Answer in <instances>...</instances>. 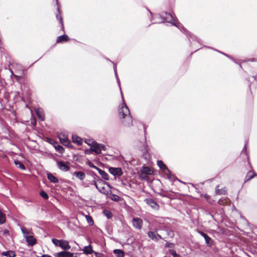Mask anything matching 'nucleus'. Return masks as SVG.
<instances>
[{"label": "nucleus", "mask_w": 257, "mask_h": 257, "mask_svg": "<svg viewBox=\"0 0 257 257\" xmlns=\"http://www.w3.org/2000/svg\"><path fill=\"white\" fill-rule=\"evenodd\" d=\"M155 17L161 20V22H158L159 23L167 22L177 27L186 35L190 42L195 41L201 45H202V41L198 38L194 34L189 31L182 24L178 22L174 14L164 11L159 15H155Z\"/></svg>", "instance_id": "nucleus-1"}, {"label": "nucleus", "mask_w": 257, "mask_h": 257, "mask_svg": "<svg viewBox=\"0 0 257 257\" xmlns=\"http://www.w3.org/2000/svg\"><path fill=\"white\" fill-rule=\"evenodd\" d=\"M122 104L120 108L119 109V116L121 118H124L128 114V116L127 118L128 119V122L125 123V125H131L133 124V118L131 116L130 112L128 106L125 103L123 95H122Z\"/></svg>", "instance_id": "nucleus-2"}, {"label": "nucleus", "mask_w": 257, "mask_h": 257, "mask_svg": "<svg viewBox=\"0 0 257 257\" xmlns=\"http://www.w3.org/2000/svg\"><path fill=\"white\" fill-rule=\"evenodd\" d=\"M55 161L57 163L58 168L60 170L64 172H67L70 170V167L67 164L68 162L66 163L62 161H59L57 159H55Z\"/></svg>", "instance_id": "nucleus-3"}, {"label": "nucleus", "mask_w": 257, "mask_h": 257, "mask_svg": "<svg viewBox=\"0 0 257 257\" xmlns=\"http://www.w3.org/2000/svg\"><path fill=\"white\" fill-rule=\"evenodd\" d=\"M58 138L60 142L64 146H68L70 145V141L69 140L67 136H66L64 133L58 134Z\"/></svg>", "instance_id": "nucleus-4"}, {"label": "nucleus", "mask_w": 257, "mask_h": 257, "mask_svg": "<svg viewBox=\"0 0 257 257\" xmlns=\"http://www.w3.org/2000/svg\"><path fill=\"white\" fill-rule=\"evenodd\" d=\"M108 170L109 172L114 176L120 177L123 174L121 168L110 167Z\"/></svg>", "instance_id": "nucleus-5"}, {"label": "nucleus", "mask_w": 257, "mask_h": 257, "mask_svg": "<svg viewBox=\"0 0 257 257\" xmlns=\"http://www.w3.org/2000/svg\"><path fill=\"white\" fill-rule=\"evenodd\" d=\"M143 220L139 217L133 218L132 219V223L133 226L138 229H141L143 226Z\"/></svg>", "instance_id": "nucleus-6"}, {"label": "nucleus", "mask_w": 257, "mask_h": 257, "mask_svg": "<svg viewBox=\"0 0 257 257\" xmlns=\"http://www.w3.org/2000/svg\"><path fill=\"white\" fill-rule=\"evenodd\" d=\"M145 202L155 210H158L159 209V204L152 198H146L145 200Z\"/></svg>", "instance_id": "nucleus-7"}, {"label": "nucleus", "mask_w": 257, "mask_h": 257, "mask_svg": "<svg viewBox=\"0 0 257 257\" xmlns=\"http://www.w3.org/2000/svg\"><path fill=\"white\" fill-rule=\"evenodd\" d=\"M198 232L204 238L205 243L207 244V246H211L213 244V240L206 233L203 232V231H199Z\"/></svg>", "instance_id": "nucleus-8"}, {"label": "nucleus", "mask_w": 257, "mask_h": 257, "mask_svg": "<svg viewBox=\"0 0 257 257\" xmlns=\"http://www.w3.org/2000/svg\"><path fill=\"white\" fill-rule=\"evenodd\" d=\"M10 71L12 74H13V72L12 70V68L18 70H21L22 68V65L15 62L14 60H11L9 62Z\"/></svg>", "instance_id": "nucleus-9"}, {"label": "nucleus", "mask_w": 257, "mask_h": 257, "mask_svg": "<svg viewBox=\"0 0 257 257\" xmlns=\"http://www.w3.org/2000/svg\"><path fill=\"white\" fill-rule=\"evenodd\" d=\"M56 18L58 21H59L60 24H61V29L63 31H64V26L63 24V18L61 16V12L60 10V8L57 7V13L56 14Z\"/></svg>", "instance_id": "nucleus-10"}, {"label": "nucleus", "mask_w": 257, "mask_h": 257, "mask_svg": "<svg viewBox=\"0 0 257 257\" xmlns=\"http://www.w3.org/2000/svg\"><path fill=\"white\" fill-rule=\"evenodd\" d=\"M91 150L95 152L96 154H100L101 153L100 148L99 144L96 143L95 141L92 142Z\"/></svg>", "instance_id": "nucleus-11"}, {"label": "nucleus", "mask_w": 257, "mask_h": 257, "mask_svg": "<svg viewBox=\"0 0 257 257\" xmlns=\"http://www.w3.org/2000/svg\"><path fill=\"white\" fill-rule=\"evenodd\" d=\"M59 246L65 250H68L71 247L68 241L64 239H61V241L59 244Z\"/></svg>", "instance_id": "nucleus-12"}, {"label": "nucleus", "mask_w": 257, "mask_h": 257, "mask_svg": "<svg viewBox=\"0 0 257 257\" xmlns=\"http://www.w3.org/2000/svg\"><path fill=\"white\" fill-rule=\"evenodd\" d=\"M153 173V171L149 167L146 166H143L140 170V173L145 175H152Z\"/></svg>", "instance_id": "nucleus-13"}, {"label": "nucleus", "mask_w": 257, "mask_h": 257, "mask_svg": "<svg viewBox=\"0 0 257 257\" xmlns=\"http://www.w3.org/2000/svg\"><path fill=\"white\" fill-rule=\"evenodd\" d=\"M164 175L166 176L167 178L171 182L178 180V181L182 183V182L179 180L175 175L172 174L170 170H169V172H166L164 173Z\"/></svg>", "instance_id": "nucleus-14"}, {"label": "nucleus", "mask_w": 257, "mask_h": 257, "mask_svg": "<svg viewBox=\"0 0 257 257\" xmlns=\"http://www.w3.org/2000/svg\"><path fill=\"white\" fill-rule=\"evenodd\" d=\"M69 37L66 34L59 36L57 37L56 43H63L68 41Z\"/></svg>", "instance_id": "nucleus-15"}, {"label": "nucleus", "mask_w": 257, "mask_h": 257, "mask_svg": "<svg viewBox=\"0 0 257 257\" xmlns=\"http://www.w3.org/2000/svg\"><path fill=\"white\" fill-rule=\"evenodd\" d=\"M26 239L28 244L30 246L34 245L37 242L36 239L33 235L27 236Z\"/></svg>", "instance_id": "nucleus-16"}, {"label": "nucleus", "mask_w": 257, "mask_h": 257, "mask_svg": "<svg viewBox=\"0 0 257 257\" xmlns=\"http://www.w3.org/2000/svg\"><path fill=\"white\" fill-rule=\"evenodd\" d=\"M157 165L159 167L160 169H161L163 171L164 174L166 172H169V169L162 161L158 160L157 161Z\"/></svg>", "instance_id": "nucleus-17"}, {"label": "nucleus", "mask_w": 257, "mask_h": 257, "mask_svg": "<svg viewBox=\"0 0 257 257\" xmlns=\"http://www.w3.org/2000/svg\"><path fill=\"white\" fill-rule=\"evenodd\" d=\"M247 143H248V140L245 141V145L243 148V149L241 151V154L245 155L246 158L247 159L248 164L249 165L250 168H252L250 161H249V156L248 152L247 151V149H246Z\"/></svg>", "instance_id": "nucleus-18"}, {"label": "nucleus", "mask_w": 257, "mask_h": 257, "mask_svg": "<svg viewBox=\"0 0 257 257\" xmlns=\"http://www.w3.org/2000/svg\"><path fill=\"white\" fill-rule=\"evenodd\" d=\"M91 176H94L95 177L96 176V177H97L98 183L99 184H100V185L102 186V185H106L109 188H111L110 184L108 182H106L105 181L102 180L94 172L92 171L91 172Z\"/></svg>", "instance_id": "nucleus-19"}, {"label": "nucleus", "mask_w": 257, "mask_h": 257, "mask_svg": "<svg viewBox=\"0 0 257 257\" xmlns=\"http://www.w3.org/2000/svg\"><path fill=\"white\" fill-rule=\"evenodd\" d=\"M72 175L81 181L84 180L86 177L85 174L82 171H75Z\"/></svg>", "instance_id": "nucleus-20"}, {"label": "nucleus", "mask_w": 257, "mask_h": 257, "mask_svg": "<svg viewBox=\"0 0 257 257\" xmlns=\"http://www.w3.org/2000/svg\"><path fill=\"white\" fill-rule=\"evenodd\" d=\"M83 251V252L86 254H90L93 252H94L96 255H97L98 254V253L97 252L94 251L92 249V246H91L90 244H89L87 246H85L84 247Z\"/></svg>", "instance_id": "nucleus-21"}, {"label": "nucleus", "mask_w": 257, "mask_h": 257, "mask_svg": "<svg viewBox=\"0 0 257 257\" xmlns=\"http://www.w3.org/2000/svg\"><path fill=\"white\" fill-rule=\"evenodd\" d=\"M256 175L257 174L254 172V171L252 170L248 171L245 177L244 182H246L249 181Z\"/></svg>", "instance_id": "nucleus-22"}, {"label": "nucleus", "mask_w": 257, "mask_h": 257, "mask_svg": "<svg viewBox=\"0 0 257 257\" xmlns=\"http://www.w3.org/2000/svg\"><path fill=\"white\" fill-rule=\"evenodd\" d=\"M47 176L48 179L50 181V182L56 183L59 182L58 179L54 176L51 173L47 172Z\"/></svg>", "instance_id": "nucleus-23"}, {"label": "nucleus", "mask_w": 257, "mask_h": 257, "mask_svg": "<svg viewBox=\"0 0 257 257\" xmlns=\"http://www.w3.org/2000/svg\"><path fill=\"white\" fill-rule=\"evenodd\" d=\"M97 171L98 172L100 175L101 176L102 179L106 181L109 180V175L104 170L99 168V169H97Z\"/></svg>", "instance_id": "nucleus-24"}, {"label": "nucleus", "mask_w": 257, "mask_h": 257, "mask_svg": "<svg viewBox=\"0 0 257 257\" xmlns=\"http://www.w3.org/2000/svg\"><path fill=\"white\" fill-rule=\"evenodd\" d=\"M72 142L76 144L77 145L79 146L82 144V139L76 135H73L72 136Z\"/></svg>", "instance_id": "nucleus-25"}, {"label": "nucleus", "mask_w": 257, "mask_h": 257, "mask_svg": "<svg viewBox=\"0 0 257 257\" xmlns=\"http://www.w3.org/2000/svg\"><path fill=\"white\" fill-rule=\"evenodd\" d=\"M2 255L7 257H15L16 253L14 251L8 250L6 251H3L2 252Z\"/></svg>", "instance_id": "nucleus-26"}, {"label": "nucleus", "mask_w": 257, "mask_h": 257, "mask_svg": "<svg viewBox=\"0 0 257 257\" xmlns=\"http://www.w3.org/2000/svg\"><path fill=\"white\" fill-rule=\"evenodd\" d=\"M113 252L117 257H123L124 256V251L121 249H115L113 250Z\"/></svg>", "instance_id": "nucleus-27"}, {"label": "nucleus", "mask_w": 257, "mask_h": 257, "mask_svg": "<svg viewBox=\"0 0 257 257\" xmlns=\"http://www.w3.org/2000/svg\"><path fill=\"white\" fill-rule=\"evenodd\" d=\"M14 164L18 166L20 169L22 170H26V167L25 165L23 164L22 162L21 161L16 160L14 161Z\"/></svg>", "instance_id": "nucleus-28"}, {"label": "nucleus", "mask_w": 257, "mask_h": 257, "mask_svg": "<svg viewBox=\"0 0 257 257\" xmlns=\"http://www.w3.org/2000/svg\"><path fill=\"white\" fill-rule=\"evenodd\" d=\"M156 232L152 231H150L147 233L148 236L153 240L157 241V238L156 236Z\"/></svg>", "instance_id": "nucleus-29"}, {"label": "nucleus", "mask_w": 257, "mask_h": 257, "mask_svg": "<svg viewBox=\"0 0 257 257\" xmlns=\"http://www.w3.org/2000/svg\"><path fill=\"white\" fill-rule=\"evenodd\" d=\"M54 147L56 150L59 153L63 154L65 150L62 146L59 144H57L56 145L54 146Z\"/></svg>", "instance_id": "nucleus-30"}, {"label": "nucleus", "mask_w": 257, "mask_h": 257, "mask_svg": "<svg viewBox=\"0 0 257 257\" xmlns=\"http://www.w3.org/2000/svg\"><path fill=\"white\" fill-rule=\"evenodd\" d=\"M6 221V216L5 214L2 212L0 209V224H4Z\"/></svg>", "instance_id": "nucleus-31"}, {"label": "nucleus", "mask_w": 257, "mask_h": 257, "mask_svg": "<svg viewBox=\"0 0 257 257\" xmlns=\"http://www.w3.org/2000/svg\"><path fill=\"white\" fill-rule=\"evenodd\" d=\"M36 113L38 117L40 119H41V120H44V115L42 112H40V110L39 109L36 110Z\"/></svg>", "instance_id": "nucleus-32"}, {"label": "nucleus", "mask_w": 257, "mask_h": 257, "mask_svg": "<svg viewBox=\"0 0 257 257\" xmlns=\"http://www.w3.org/2000/svg\"><path fill=\"white\" fill-rule=\"evenodd\" d=\"M98 191L103 194L107 195L108 194L107 191L105 190V188L104 186L100 187L99 185L98 186V188H96Z\"/></svg>", "instance_id": "nucleus-33"}, {"label": "nucleus", "mask_w": 257, "mask_h": 257, "mask_svg": "<svg viewBox=\"0 0 257 257\" xmlns=\"http://www.w3.org/2000/svg\"><path fill=\"white\" fill-rule=\"evenodd\" d=\"M55 257H66V251H62L61 252L56 253L54 254Z\"/></svg>", "instance_id": "nucleus-34"}, {"label": "nucleus", "mask_w": 257, "mask_h": 257, "mask_svg": "<svg viewBox=\"0 0 257 257\" xmlns=\"http://www.w3.org/2000/svg\"><path fill=\"white\" fill-rule=\"evenodd\" d=\"M103 212L107 218L110 219L112 217V214L110 211L107 210H104Z\"/></svg>", "instance_id": "nucleus-35"}, {"label": "nucleus", "mask_w": 257, "mask_h": 257, "mask_svg": "<svg viewBox=\"0 0 257 257\" xmlns=\"http://www.w3.org/2000/svg\"><path fill=\"white\" fill-rule=\"evenodd\" d=\"M40 195L42 198L45 200H47L49 198L48 194L44 190H41Z\"/></svg>", "instance_id": "nucleus-36"}, {"label": "nucleus", "mask_w": 257, "mask_h": 257, "mask_svg": "<svg viewBox=\"0 0 257 257\" xmlns=\"http://www.w3.org/2000/svg\"><path fill=\"white\" fill-rule=\"evenodd\" d=\"M215 192L218 195H225L226 194V191L224 189H216Z\"/></svg>", "instance_id": "nucleus-37"}, {"label": "nucleus", "mask_w": 257, "mask_h": 257, "mask_svg": "<svg viewBox=\"0 0 257 257\" xmlns=\"http://www.w3.org/2000/svg\"><path fill=\"white\" fill-rule=\"evenodd\" d=\"M251 79H252L253 81H256V77H255V76H252L251 77H248L247 79V81L248 84V87H249L250 90H251Z\"/></svg>", "instance_id": "nucleus-38"}, {"label": "nucleus", "mask_w": 257, "mask_h": 257, "mask_svg": "<svg viewBox=\"0 0 257 257\" xmlns=\"http://www.w3.org/2000/svg\"><path fill=\"white\" fill-rule=\"evenodd\" d=\"M92 177L93 178V180L90 182L89 184L90 185H93L95 186L96 188H98V186L100 185V184H99L98 183H97V181H96L95 177L96 176H92Z\"/></svg>", "instance_id": "nucleus-39"}, {"label": "nucleus", "mask_w": 257, "mask_h": 257, "mask_svg": "<svg viewBox=\"0 0 257 257\" xmlns=\"http://www.w3.org/2000/svg\"><path fill=\"white\" fill-rule=\"evenodd\" d=\"M21 231H22V232L24 235V237L25 238H26L27 237V236L29 235V232L28 231L26 228H25L24 227H21Z\"/></svg>", "instance_id": "nucleus-40"}, {"label": "nucleus", "mask_w": 257, "mask_h": 257, "mask_svg": "<svg viewBox=\"0 0 257 257\" xmlns=\"http://www.w3.org/2000/svg\"><path fill=\"white\" fill-rule=\"evenodd\" d=\"M167 235L171 238H173L174 236V233L173 230L170 229H167L166 230Z\"/></svg>", "instance_id": "nucleus-41"}, {"label": "nucleus", "mask_w": 257, "mask_h": 257, "mask_svg": "<svg viewBox=\"0 0 257 257\" xmlns=\"http://www.w3.org/2000/svg\"><path fill=\"white\" fill-rule=\"evenodd\" d=\"M169 252L171 254L173 255V257H180V255L178 254L174 249H170Z\"/></svg>", "instance_id": "nucleus-42"}, {"label": "nucleus", "mask_w": 257, "mask_h": 257, "mask_svg": "<svg viewBox=\"0 0 257 257\" xmlns=\"http://www.w3.org/2000/svg\"><path fill=\"white\" fill-rule=\"evenodd\" d=\"M166 241V244H165V248H173L174 247V244L173 243H171L167 241L166 240H164Z\"/></svg>", "instance_id": "nucleus-43"}, {"label": "nucleus", "mask_w": 257, "mask_h": 257, "mask_svg": "<svg viewBox=\"0 0 257 257\" xmlns=\"http://www.w3.org/2000/svg\"><path fill=\"white\" fill-rule=\"evenodd\" d=\"M60 241H61V239L59 240V239H57L54 238H53L52 239V242L56 246H59V244L60 243Z\"/></svg>", "instance_id": "nucleus-44"}, {"label": "nucleus", "mask_w": 257, "mask_h": 257, "mask_svg": "<svg viewBox=\"0 0 257 257\" xmlns=\"http://www.w3.org/2000/svg\"><path fill=\"white\" fill-rule=\"evenodd\" d=\"M217 52H219V53H221V54H223V55H224L225 56H227V57H229V58H230V59H231V60H232L234 63H236V64H238L239 65V67H240L241 68H242V66H241V64H239V63H238L237 62H236V61L235 60V59H233V58H232V57H230V56H229L227 54H225V53H222V52H220V51H217Z\"/></svg>", "instance_id": "nucleus-45"}, {"label": "nucleus", "mask_w": 257, "mask_h": 257, "mask_svg": "<svg viewBox=\"0 0 257 257\" xmlns=\"http://www.w3.org/2000/svg\"><path fill=\"white\" fill-rule=\"evenodd\" d=\"M139 178L141 180H146L148 179V177L147 176V175L142 174L140 173Z\"/></svg>", "instance_id": "nucleus-46"}, {"label": "nucleus", "mask_w": 257, "mask_h": 257, "mask_svg": "<svg viewBox=\"0 0 257 257\" xmlns=\"http://www.w3.org/2000/svg\"><path fill=\"white\" fill-rule=\"evenodd\" d=\"M88 165L91 167V168H94L95 169H96L97 171V169H99V168L96 167V166H95L93 163H92L91 161H88Z\"/></svg>", "instance_id": "nucleus-47"}, {"label": "nucleus", "mask_w": 257, "mask_h": 257, "mask_svg": "<svg viewBox=\"0 0 257 257\" xmlns=\"http://www.w3.org/2000/svg\"><path fill=\"white\" fill-rule=\"evenodd\" d=\"M121 185H122L123 186H124V187H126V186H128L130 187H131V184L127 181H123L121 180Z\"/></svg>", "instance_id": "nucleus-48"}, {"label": "nucleus", "mask_w": 257, "mask_h": 257, "mask_svg": "<svg viewBox=\"0 0 257 257\" xmlns=\"http://www.w3.org/2000/svg\"><path fill=\"white\" fill-rule=\"evenodd\" d=\"M107 60L109 61L111 63L113 64V68L114 72V73L117 72L116 64L114 63L113 61H111L108 58H107Z\"/></svg>", "instance_id": "nucleus-49"}, {"label": "nucleus", "mask_w": 257, "mask_h": 257, "mask_svg": "<svg viewBox=\"0 0 257 257\" xmlns=\"http://www.w3.org/2000/svg\"><path fill=\"white\" fill-rule=\"evenodd\" d=\"M86 219H87V220L88 223H93V220L92 217H90V216H89V215L86 216Z\"/></svg>", "instance_id": "nucleus-50"}, {"label": "nucleus", "mask_w": 257, "mask_h": 257, "mask_svg": "<svg viewBox=\"0 0 257 257\" xmlns=\"http://www.w3.org/2000/svg\"><path fill=\"white\" fill-rule=\"evenodd\" d=\"M66 257H77L76 256H74L73 253L66 251Z\"/></svg>", "instance_id": "nucleus-51"}, {"label": "nucleus", "mask_w": 257, "mask_h": 257, "mask_svg": "<svg viewBox=\"0 0 257 257\" xmlns=\"http://www.w3.org/2000/svg\"><path fill=\"white\" fill-rule=\"evenodd\" d=\"M92 152H93V151L91 150V147L89 149H87L85 151V153L87 155H90L92 153Z\"/></svg>", "instance_id": "nucleus-52"}, {"label": "nucleus", "mask_w": 257, "mask_h": 257, "mask_svg": "<svg viewBox=\"0 0 257 257\" xmlns=\"http://www.w3.org/2000/svg\"><path fill=\"white\" fill-rule=\"evenodd\" d=\"M114 198H111L112 200L117 201L119 200V197L116 195H113Z\"/></svg>", "instance_id": "nucleus-53"}, {"label": "nucleus", "mask_w": 257, "mask_h": 257, "mask_svg": "<svg viewBox=\"0 0 257 257\" xmlns=\"http://www.w3.org/2000/svg\"><path fill=\"white\" fill-rule=\"evenodd\" d=\"M156 236L157 238V241L159 240V239H163V240H165L160 234H159L158 233H156Z\"/></svg>", "instance_id": "nucleus-54"}, {"label": "nucleus", "mask_w": 257, "mask_h": 257, "mask_svg": "<svg viewBox=\"0 0 257 257\" xmlns=\"http://www.w3.org/2000/svg\"><path fill=\"white\" fill-rule=\"evenodd\" d=\"M116 81H117V83L118 84V85L119 87V89L120 90V92H121V96L123 95H122V91H121V87H120V80H119V79H116Z\"/></svg>", "instance_id": "nucleus-55"}, {"label": "nucleus", "mask_w": 257, "mask_h": 257, "mask_svg": "<svg viewBox=\"0 0 257 257\" xmlns=\"http://www.w3.org/2000/svg\"><path fill=\"white\" fill-rule=\"evenodd\" d=\"M99 146H100V150H103V151H105L106 150V147L105 146L103 145V144H99Z\"/></svg>", "instance_id": "nucleus-56"}, {"label": "nucleus", "mask_w": 257, "mask_h": 257, "mask_svg": "<svg viewBox=\"0 0 257 257\" xmlns=\"http://www.w3.org/2000/svg\"><path fill=\"white\" fill-rule=\"evenodd\" d=\"M257 61L256 58H250V59L245 60V62H247V61L253 62V61Z\"/></svg>", "instance_id": "nucleus-57"}, {"label": "nucleus", "mask_w": 257, "mask_h": 257, "mask_svg": "<svg viewBox=\"0 0 257 257\" xmlns=\"http://www.w3.org/2000/svg\"><path fill=\"white\" fill-rule=\"evenodd\" d=\"M3 233L4 234H8V235H9L10 234V232H9V231L7 229H5L4 231H3Z\"/></svg>", "instance_id": "nucleus-58"}, {"label": "nucleus", "mask_w": 257, "mask_h": 257, "mask_svg": "<svg viewBox=\"0 0 257 257\" xmlns=\"http://www.w3.org/2000/svg\"><path fill=\"white\" fill-rule=\"evenodd\" d=\"M41 257H52V256L49 255V254H43Z\"/></svg>", "instance_id": "nucleus-59"}, {"label": "nucleus", "mask_w": 257, "mask_h": 257, "mask_svg": "<svg viewBox=\"0 0 257 257\" xmlns=\"http://www.w3.org/2000/svg\"><path fill=\"white\" fill-rule=\"evenodd\" d=\"M89 183L88 184L87 183H83V186L84 187H88L89 186Z\"/></svg>", "instance_id": "nucleus-60"}, {"label": "nucleus", "mask_w": 257, "mask_h": 257, "mask_svg": "<svg viewBox=\"0 0 257 257\" xmlns=\"http://www.w3.org/2000/svg\"><path fill=\"white\" fill-rule=\"evenodd\" d=\"M91 141L90 140H86L85 141V143L86 144H87L88 145H90V142Z\"/></svg>", "instance_id": "nucleus-61"}, {"label": "nucleus", "mask_w": 257, "mask_h": 257, "mask_svg": "<svg viewBox=\"0 0 257 257\" xmlns=\"http://www.w3.org/2000/svg\"><path fill=\"white\" fill-rule=\"evenodd\" d=\"M114 74H115V77L116 79H119V77H118V76L117 74V72L114 73Z\"/></svg>", "instance_id": "nucleus-62"}, {"label": "nucleus", "mask_w": 257, "mask_h": 257, "mask_svg": "<svg viewBox=\"0 0 257 257\" xmlns=\"http://www.w3.org/2000/svg\"><path fill=\"white\" fill-rule=\"evenodd\" d=\"M65 146L68 148H72L73 147L71 143H70V145H69L68 146Z\"/></svg>", "instance_id": "nucleus-63"}, {"label": "nucleus", "mask_w": 257, "mask_h": 257, "mask_svg": "<svg viewBox=\"0 0 257 257\" xmlns=\"http://www.w3.org/2000/svg\"><path fill=\"white\" fill-rule=\"evenodd\" d=\"M204 47H205V48H208V49H210V48H213L212 47H208V46H206L205 45H203V46Z\"/></svg>", "instance_id": "nucleus-64"}]
</instances>
